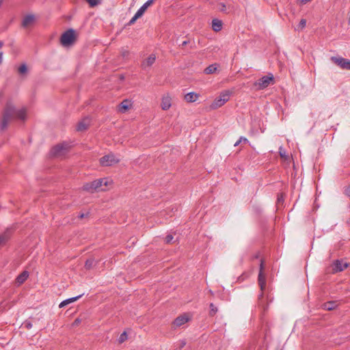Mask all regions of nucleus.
I'll return each mask as SVG.
<instances>
[{
	"label": "nucleus",
	"instance_id": "79ce46f5",
	"mask_svg": "<svg viewBox=\"0 0 350 350\" xmlns=\"http://www.w3.org/2000/svg\"><path fill=\"white\" fill-rule=\"evenodd\" d=\"M129 55V52L128 51H125L123 53V56L125 57L126 55Z\"/></svg>",
	"mask_w": 350,
	"mask_h": 350
},
{
	"label": "nucleus",
	"instance_id": "a211bd4d",
	"mask_svg": "<svg viewBox=\"0 0 350 350\" xmlns=\"http://www.w3.org/2000/svg\"><path fill=\"white\" fill-rule=\"evenodd\" d=\"M34 20L35 16L33 14H27L23 18L22 26L23 27H27L33 23Z\"/></svg>",
	"mask_w": 350,
	"mask_h": 350
},
{
	"label": "nucleus",
	"instance_id": "412c9836",
	"mask_svg": "<svg viewBox=\"0 0 350 350\" xmlns=\"http://www.w3.org/2000/svg\"><path fill=\"white\" fill-rule=\"evenodd\" d=\"M83 294H81V295H79L78 296H76V297H71V298H69V299H67L66 300H64L63 301H62L60 303V304L59 305V308H63L65 306H66L67 304H70L72 302H74L75 301H77V299H79L80 297H81L83 296Z\"/></svg>",
	"mask_w": 350,
	"mask_h": 350
},
{
	"label": "nucleus",
	"instance_id": "f03ea898",
	"mask_svg": "<svg viewBox=\"0 0 350 350\" xmlns=\"http://www.w3.org/2000/svg\"><path fill=\"white\" fill-rule=\"evenodd\" d=\"M231 94L232 92L230 90H226L222 91L219 95L213 101L210 105V108L211 109H216L223 106L227 101L229 100Z\"/></svg>",
	"mask_w": 350,
	"mask_h": 350
},
{
	"label": "nucleus",
	"instance_id": "c9c22d12",
	"mask_svg": "<svg viewBox=\"0 0 350 350\" xmlns=\"http://www.w3.org/2000/svg\"><path fill=\"white\" fill-rule=\"evenodd\" d=\"M89 215V213H80L78 215V217L80 218V219H83V218H85V217H87Z\"/></svg>",
	"mask_w": 350,
	"mask_h": 350
},
{
	"label": "nucleus",
	"instance_id": "ddd939ff",
	"mask_svg": "<svg viewBox=\"0 0 350 350\" xmlns=\"http://www.w3.org/2000/svg\"><path fill=\"white\" fill-rule=\"evenodd\" d=\"M90 124V120L86 117L80 121L77 125V131H84L88 129Z\"/></svg>",
	"mask_w": 350,
	"mask_h": 350
},
{
	"label": "nucleus",
	"instance_id": "cd10ccee",
	"mask_svg": "<svg viewBox=\"0 0 350 350\" xmlns=\"http://www.w3.org/2000/svg\"><path fill=\"white\" fill-rule=\"evenodd\" d=\"M217 308L214 306L213 304H210V311H209V315L210 316H214L217 312Z\"/></svg>",
	"mask_w": 350,
	"mask_h": 350
},
{
	"label": "nucleus",
	"instance_id": "a18cd8bd",
	"mask_svg": "<svg viewBox=\"0 0 350 350\" xmlns=\"http://www.w3.org/2000/svg\"><path fill=\"white\" fill-rule=\"evenodd\" d=\"M79 319H76L75 321V323H79Z\"/></svg>",
	"mask_w": 350,
	"mask_h": 350
},
{
	"label": "nucleus",
	"instance_id": "4468645a",
	"mask_svg": "<svg viewBox=\"0 0 350 350\" xmlns=\"http://www.w3.org/2000/svg\"><path fill=\"white\" fill-rule=\"evenodd\" d=\"M14 232L13 228H8L3 233L0 234V237L3 241L5 243L10 240L11 238L12 233Z\"/></svg>",
	"mask_w": 350,
	"mask_h": 350
},
{
	"label": "nucleus",
	"instance_id": "58836bf2",
	"mask_svg": "<svg viewBox=\"0 0 350 350\" xmlns=\"http://www.w3.org/2000/svg\"><path fill=\"white\" fill-rule=\"evenodd\" d=\"M186 345L185 341H181L180 349L183 348Z\"/></svg>",
	"mask_w": 350,
	"mask_h": 350
},
{
	"label": "nucleus",
	"instance_id": "c756f323",
	"mask_svg": "<svg viewBox=\"0 0 350 350\" xmlns=\"http://www.w3.org/2000/svg\"><path fill=\"white\" fill-rule=\"evenodd\" d=\"M241 143L247 144L249 143V141L246 137H241L234 144V146H237Z\"/></svg>",
	"mask_w": 350,
	"mask_h": 350
},
{
	"label": "nucleus",
	"instance_id": "473e14b6",
	"mask_svg": "<svg viewBox=\"0 0 350 350\" xmlns=\"http://www.w3.org/2000/svg\"><path fill=\"white\" fill-rule=\"evenodd\" d=\"M90 7H94L99 3V0H85Z\"/></svg>",
	"mask_w": 350,
	"mask_h": 350
},
{
	"label": "nucleus",
	"instance_id": "f8f14e48",
	"mask_svg": "<svg viewBox=\"0 0 350 350\" xmlns=\"http://www.w3.org/2000/svg\"><path fill=\"white\" fill-rule=\"evenodd\" d=\"M157 57L154 54H150L147 58L144 59L141 63V68L144 70H147L155 62Z\"/></svg>",
	"mask_w": 350,
	"mask_h": 350
},
{
	"label": "nucleus",
	"instance_id": "2f4dec72",
	"mask_svg": "<svg viewBox=\"0 0 350 350\" xmlns=\"http://www.w3.org/2000/svg\"><path fill=\"white\" fill-rule=\"evenodd\" d=\"M279 154H280V156L282 157V158H284L285 159H288V155L286 154V152L285 150L282 148V147H280L279 148Z\"/></svg>",
	"mask_w": 350,
	"mask_h": 350
},
{
	"label": "nucleus",
	"instance_id": "9b49d317",
	"mask_svg": "<svg viewBox=\"0 0 350 350\" xmlns=\"http://www.w3.org/2000/svg\"><path fill=\"white\" fill-rule=\"evenodd\" d=\"M348 262H344L342 260H336L332 265V273H338L342 271L349 267Z\"/></svg>",
	"mask_w": 350,
	"mask_h": 350
},
{
	"label": "nucleus",
	"instance_id": "423d86ee",
	"mask_svg": "<svg viewBox=\"0 0 350 350\" xmlns=\"http://www.w3.org/2000/svg\"><path fill=\"white\" fill-rule=\"evenodd\" d=\"M70 146L68 143L63 142L53 147L50 153L53 157H62L66 154Z\"/></svg>",
	"mask_w": 350,
	"mask_h": 350
},
{
	"label": "nucleus",
	"instance_id": "bb28decb",
	"mask_svg": "<svg viewBox=\"0 0 350 350\" xmlns=\"http://www.w3.org/2000/svg\"><path fill=\"white\" fill-rule=\"evenodd\" d=\"M306 25V20L304 19V18H302L301 19V21H299V25L297 26V27L295 28V30L297 31H301L304 28H305Z\"/></svg>",
	"mask_w": 350,
	"mask_h": 350
},
{
	"label": "nucleus",
	"instance_id": "0eeeda50",
	"mask_svg": "<svg viewBox=\"0 0 350 350\" xmlns=\"http://www.w3.org/2000/svg\"><path fill=\"white\" fill-rule=\"evenodd\" d=\"M273 81L274 78L272 75H270L269 76H263L258 81H255L253 85L258 90H264L267 88L271 82H273Z\"/></svg>",
	"mask_w": 350,
	"mask_h": 350
},
{
	"label": "nucleus",
	"instance_id": "5701e85b",
	"mask_svg": "<svg viewBox=\"0 0 350 350\" xmlns=\"http://www.w3.org/2000/svg\"><path fill=\"white\" fill-rule=\"evenodd\" d=\"M131 107L130 102L128 100H124L119 105V111L124 113Z\"/></svg>",
	"mask_w": 350,
	"mask_h": 350
},
{
	"label": "nucleus",
	"instance_id": "20e7f679",
	"mask_svg": "<svg viewBox=\"0 0 350 350\" xmlns=\"http://www.w3.org/2000/svg\"><path fill=\"white\" fill-rule=\"evenodd\" d=\"M263 269H264V262L261 259L260 265V271H259L258 277V285H259V286L260 288V291H261V293L258 295L259 305H261L262 303L263 292H264V291L265 289V286H266V278L263 273Z\"/></svg>",
	"mask_w": 350,
	"mask_h": 350
},
{
	"label": "nucleus",
	"instance_id": "c03bdc74",
	"mask_svg": "<svg viewBox=\"0 0 350 350\" xmlns=\"http://www.w3.org/2000/svg\"><path fill=\"white\" fill-rule=\"evenodd\" d=\"M3 45V42L0 41V48H1Z\"/></svg>",
	"mask_w": 350,
	"mask_h": 350
},
{
	"label": "nucleus",
	"instance_id": "2eb2a0df",
	"mask_svg": "<svg viewBox=\"0 0 350 350\" xmlns=\"http://www.w3.org/2000/svg\"><path fill=\"white\" fill-rule=\"evenodd\" d=\"M222 26L223 22L221 20H219L218 18H214L212 20L211 27L214 31L218 32L221 31L222 29Z\"/></svg>",
	"mask_w": 350,
	"mask_h": 350
},
{
	"label": "nucleus",
	"instance_id": "39448f33",
	"mask_svg": "<svg viewBox=\"0 0 350 350\" xmlns=\"http://www.w3.org/2000/svg\"><path fill=\"white\" fill-rule=\"evenodd\" d=\"M75 40V31L73 29H69L62 33L60 42L64 46L71 45Z\"/></svg>",
	"mask_w": 350,
	"mask_h": 350
},
{
	"label": "nucleus",
	"instance_id": "1a4fd4ad",
	"mask_svg": "<svg viewBox=\"0 0 350 350\" xmlns=\"http://www.w3.org/2000/svg\"><path fill=\"white\" fill-rule=\"evenodd\" d=\"M191 319V316L189 313H183L178 316L172 323V327L176 328L184 325Z\"/></svg>",
	"mask_w": 350,
	"mask_h": 350
},
{
	"label": "nucleus",
	"instance_id": "6ab92c4d",
	"mask_svg": "<svg viewBox=\"0 0 350 350\" xmlns=\"http://www.w3.org/2000/svg\"><path fill=\"white\" fill-rule=\"evenodd\" d=\"M14 116L19 120H25L26 118V109L25 108L18 110L15 109Z\"/></svg>",
	"mask_w": 350,
	"mask_h": 350
},
{
	"label": "nucleus",
	"instance_id": "7ed1b4c3",
	"mask_svg": "<svg viewBox=\"0 0 350 350\" xmlns=\"http://www.w3.org/2000/svg\"><path fill=\"white\" fill-rule=\"evenodd\" d=\"M108 180L107 178L96 179L90 183H86L83 186V189L89 193H94L98 191L103 185L107 186Z\"/></svg>",
	"mask_w": 350,
	"mask_h": 350
},
{
	"label": "nucleus",
	"instance_id": "e433bc0d",
	"mask_svg": "<svg viewBox=\"0 0 350 350\" xmlns=\"http://www.w3.org/2000/svg\"><path fill=\"white\" fill-rule=\"evenodd\" d=\"M283 202H284V198H283L282 195L278 196V202L281 203Z\"/></svg>",
	"mask_w": 350,
	"mask_h": 350
},
{
	"label": "nucleus",
	"instance_id": "ea45409f",
	"mask_svg": "<svg viewBox=\"0 0 350 350\" xmlns=\"http://www.w3.org/2000/svg\"><path fill=\"white\" fill-rule=\"evenodd\" d=\"M189 42V41H187V40H185L182 42L181 45L182 46H185L186 44H187V43Z\"/></svg>",
	"mask_w": 350,
	"mask_h": 350
},
{
	"label": "nucleus",
	"instance_id": "37998d69",
	"mask_svg": "<svg viewBox=\"0 0 350 350\" xmlns=\"http://www.w3.org/2000/svg\"><path fill=\"white\" fill-rule=\"evenodd\" d=\"M2 57H3V53L1 52L0 53V62H1Z\"/></svg>",
	"mask_w": 350,
	"mask_h": 350
},
{
	"label": "nucleus",
	"instance_id": "a19ab883",
	"mask_svg": "<svg viewBox=\"0 0 350 350\" xmlns=\"http://www.w3.org/2000/svg\"><path fill=\"white\" fill-rule=\"evenodd\" d=\"M300 1H301V2L302 3H306L309 2V1H310L311 0H300Z\"/></svg>",
	"mask_w": 350,
	"mask_h": 350
},
{
	"label": "nucleus",
	"instance_id": "f704fd0d",
	"mask_svg": "<svg viewBox=\"0 0 350 350\" xmlns=\"http://www.w3.org/2000/svg\"><path fill=\"white\" fill-rule=\"evenodd\" d=\"M174 239V237L172 234H167L165 238V241L166 243H170Z\"/></svg>",
	"mask_w": 350,
	"mask_h": 350
},
{
	"label": "nucleus",
	"instance_id": "f257e3e1",
	"mask_svg": "<svg viewBox=\"0 0 350 350\" xmlns=\"http://www.w3.org/2000/svg\"><path fill=\"white\" fill-rule=\"evenodd\" d=\"M15 107L10 103H7L2 113V118L0 123V129L5 130L10 121L14 117Z\"/></svg>",
	"mask_w": 350,
	"mask_h": 350
},
{
	"label": "nucleus",
	"instance_id": "f3484780",
	"mask_svg": "<svg viewBox=\"0 0 350 350\" xmlns=\"http://www.w3.org/2000/svg\"><path fill=\"white\" fill-rule=\"evenodd\" d=\"M29 277V272L27 271H23L21 273H20L16 278V283L18 285H21L23 284L25 280Z\"/></svg>",
	"mask_w": 350,
	"mask_h": 350
},
{
	"label": "nucleus",
	"instance_id": "aec40b11",
	"mask_svg": "<svg viewBox=\"0 0 350 350\" xmlns=\"http://www.w3.org/2000/svg\"><path fill=\"white\" fill-rule=\"evenodd\" d=\"M338 306L337 301H330L325 302L323 304V309L326 310H332L335 309Z\"/></svg>",
	"mask_w": 350,
	"mask_h": 350
},
{
	"label": "nucleus",
	"instance_id": "c85d7f7f",
	"mask_svg": "<svg viewBox=\"0 0 350 350\" xmlns=\"http://www.w3.org/2000/svg\"><path fill=\"white\" fill-rule=\"evenodd\" d=\"M127 339V334L126 332H123L118 338L119 343L124 342Z\"/></svg>",
	"mask_w": 350,
	"mask_h": 350
},
{
	"label": "nucleus",
	"instance_id": "4be33fe9",
	"mask_svg": "<svg viewBox=\"0 0 350 350\" xmlns=\"http://www.w3.org/2000/svg\"><path fill=\"white\" fill-rule=\"evenodd\" d=\"M185 100L188 103H193L197 100V93L191 92L185 95Z\"/></svg>",
	"mask_w": 350,
	"mask_h": 350
},
{
	"label": "nucleus",
	"instance_id": "7c9ffc66",
	"mask_svg": "<svg viewBox=\"0 0 350 350\" xmlns=\"http://www.w3.org/2000/svg\"><path fill=\"white\" fill-rule=\"evenodd\" d=\"M27 71V67L25 64H21L18 68V72L20 74H25Z\"/></svg>",
	"mask_w": 350,
	"mask_h": 350
},
{
	"label": "nucleus",
	"instance_id": "a878e982",
	"mask_svg": "<svg viewBox=\"0 0 350 350\" xmlns=\"http://www.w3.org/2000/svg\"><path fill=\"white\" fill-rule=\"evenodd\" d=\"M96 262L94 258H89L85 261V268L86 269H91L96 265Z\"/></svg>",
	"mask_w": 350,
	"mask_h": 350
},
{
	"label": "nucleus",
	"instance_id": "6e6552de",
	"mask_svg": "<svg viewBox=\"0 0 350 350\" xmlns=\"http://www.w3.org/2000/svg\"><path fill=\"white\" fill-rule=\"evenodd\" d=\"M120 161V159L114 154L110 153L102 157L99 162L102 166H111Z\"/></svg>",
	"mask_w": 350,
	"mask_h": 350
},
{
	"label": "nucleus",
	"instance_id": "49530a36",
	"mask_svg": "<svg viewBox=\"0 0 350 350\" xmlns=\"http://www.w3.org/2000/svg\"><path fill=\"white\" fill-rule=\"evenodd\" d=\"M258 256H258V254H256V255L255 256V258H258Z\"/></svg>",
	"mask_w": 350,
	"mask_h": 350
},
{
	"label": "nucleus",
	"instance_id": "72a5a7b5",
	"mask_svg": "<svg viewBox=\"0 0 350 350\" xmlns=\"http://www.w3.org/2000/svg\"><path fill=\"white\" fill-rule=\"evenodd\" d=\"M140 18L139 16H137V14L135 13V15L133 16V18L129 21V22L128 23V25H133L135 21L139 18Z\"/></svg>",
	"mask_w": 350,
	"mask_h": 350
},
{
	"label": "nucleus",
	"instance_id": "9d476101",
	"mask_svg": "<svg viewBox=\"0 0 350 350\" xmlns=\"http://www.w3.org/2000/svg\"><path fill=\"white\" fill-rule=\"evenodd\" d=\"M331 61L342 69L350 70V60L340 57H332Z\"/></svg>",
	"mask_w": 350,
	"mask_h": 350
},
{
	"label": "nucleus",
	"instance_id": "b1692460",
	"mask_svg": "<svg viewBox=\"0 0 350 350\" xmlns=\"http://www.w3.org/2000/svg\"><path fill=\"white\" fill-rule=\"evenodd\" d=\"M171 107V100L169 97H164L161 102V108L163 110H167Z\"/></svg>",
	"mask_w": 350,
	"mask_h": 350
},
{
	"label": "nucleus",
	"instance_id": "dca6fc26",
	"mask_svg": "<svg viewBox=\"0 0 350 350\" xmlns=\"http://www.w3.org/2000/svg\"><path fill=\"white\" fill-rule=\"evenodd\" d=\"M156 0H148L137 11V16L140 17L144 14L147 8L150 6Z\"/></svg>",
	"mask_w": 350,
	"mask_h": 350
},
{
	"label": "nucleus",
	"instance_id": "393cba45",
	"mask_svg": "<svg viewBox=\"0 0 350 350\" xmlns=\"http://www.w3.org/2000/svg\"><path fill=\"white\" fill-rule=\"evenodd\" d=\"M217 69V65L216 64H211L204 70V72L206 75H211L214 73Z\"/></svg>",
	"mask_w": 350,
	"mask_h": 350
},
{
	"label": "nucleus",
	"instance_id": "4c0bfd02",
	"mask_svg": "<svg viewBox=\"0 0 350 350\" xmlns=\"http://www.w3.org/2000/svg\"><path fill=\"white\" fill-rule=\"evenodd\" d=\"M25 327H26L27 329H30V328H31L32 325H31V323H25Z\"/></svg>",
	"mask_w": 350,
	"mask_h": 350
}]
</instances>
